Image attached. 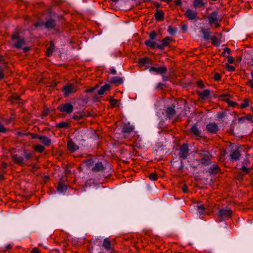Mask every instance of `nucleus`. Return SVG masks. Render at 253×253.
Returning a JSON list of instances; mask_svg holds the SVG:
<instances>
[{"label":"nucleus","mask_w":253,"mask_h":253,"mask_svg":"<svg viewBox=\"0 0 253 253\" xmlns=\"http://www.w3.org/2000/svg\"><path fill=\"white\" fill-rule=\"evenodd\" d=\"M97 87H98V85H96L95 87H91L90 88L86 89L85 90V92L87 93L93 92L96 89V88H97Z\"/></svg>","instance_id":"58"},{"label":"nucleus","mask_w":253,"mask_h":253,"mask_svg":"<svg viewBox=\"0 0 253 253\" xmlns=\"http://www.w3.org/2000/svg\"><path fill=\"white\" fill-rule=\"evenodd\" d=\"M165 115L169 119H171L176 115L175 105L172 104L170 106L167 107L165 110Z\"/></svg>","instance_id":"9"},{"label":"nucleus","mask_w":253,"mask_h":253,"mask_svg":"<svg viewBox=\"0 0 253 253\" xmlns=\"http://www.w3.org/2000/svg\"><path fill=\"white\" fill-rule=\"evenodd\" d=\"M138 63L141 66H144L146 64H152V61L151 59L147 57H143L139 59Z\"/></svg>","instance_id":"29"},{"label":"nucleus","mask_w":253,"mask_h":253,"mask_svg":"<svg viewBox=\"0 0 253 253\" xmlns=\"http://www.w3.org/2000/svg\"><path fill=\"white\" fill-rule=\"evenodd\" d=\"M99 101V98L97 94H95L92 97V101L93 102H97Z\"/></svg>","instance_id":"56"},{"label":"nucleus","mask_w":253,"mask_h":253,"mask_svg":"<svg viewBox=\"0 0 253 253\" xmlns=\"http://www.w3.org/2000/svg\"><path fill=\"white\" fill-rule=\"evenodd\" d=\"M105 167L104 166L102 162H99L96 163L93 167L92 168L91 170L94 172H97L104 170Z\"/></svg>","instance_id":"19"},{"label":"nucleus","mask_w":253,"mask_h":253,"mask_svg":"<svg viewBox=\"0 0 253 253\" xmlns=\"http://www.w3.org/2000/svg\"><path fill=\"white\" fill-rule=\"evenodd\" d=\"M172 41V39L171 38L166 37L162 40L161 44L157 45V48L161 50H164L165 47L169 45V42Z\"/></svg>","instance_id":"13"},{"label":"nucleus","mask_w":253,"mask_h":253,"mask_svg":"<svg viewBox=\"0 0 253 253\" xmlns=\"http://www.w3.org/2000/svg\"><path fill=\"white\" fill-rule=\"evenodd\" d=\"M226 116V114L224 112H220L216 114V117L220 121Z\"/></svg>","instance_id":"44"},{"label":"nucleus","mask_w":253,"mask_h":253,"mask_svg":"<svg viewBox=\"0 0 253 253\" xmlns=\"http://www.w3.org/2000/svg\"><path fill=\"white\" fill-rule=\"evenodd\" d=\"M22 49H23V52L26 53L29 51L30 50V47L29 46L22 47Z\"/></svg>","instance_id":"64"},{"label":"nucleus","mask_w":253,"mask_h":253,"mask_svg":"<svg viewBox=\"0 0 253 253\" xmlns=\"http://www.w3.org/2000/svg\"><path fill=\"white\" fill-rule=\"evenodd\" d=\"M21 99L20 96L17 94H13L11 96L10 100L13 104H18L20 103Z\"/></svg>","instance_id":"34"},{"label":"nucleus","mask_w":253,"mask_h":253,"mask_svg":"<svg viewBox=\"0 0 253 253\" xmlns=\"http://www.w3.org/2000/svg\"><path fill=\"white\" fill-rule=\"evenodd\" d=\"M149 178L151 180H157L158 178V174L155 172L151 173L149 175Z\"/></svg>","instance_id":"43"},{"label":"nucleus","mask_w":253,"mask_h":253,"mask_svg":"<svg viewBox=\"0 0 253 253\" xmlns=\"http://www.w3.org/2000/svg\"><path fill=\"white\" fill-rule=\"evenodd\" d=\"M246 85H249L253 89V81L252 80H249V81L246 83Z\"/></svg>","instance_id":"61"},{"label":"nucleus","mask_w":253,"mask_h":253,"mask_svg":"<svg viewBox=\"0 0 253 253\" xmlns=\"http://www.w3.org/2000/svg\"><path fill=\"white\" fill-rule=\"evenodd\" d=\"M23 156L24 157L17 154L13 155L11 156V160L14 164L22 167L25 164V160H30L33 156L31 152L25 149L23 150Z\"/></svg>","instance_id":"2"},{"label":"nucleus","mask_w":253,"mask_h":253,"mask_svg":"<svg viewBox=\"0 0 253 253\" xmlns=\"http://www.w3.org/2000/svg\"><path fill=\"white\" fill-rule=\"evenodd\" d=\"M227 61L230 64H232L234 62V58L232 56H228L227 57Z\"/></svg>","instance_id":"63"},{"label":"nucleus","mask_w":253,"mask_h":253,"mask_svg":"<svg viewBox=\"0 0 253 253\" xmlns=\"http://www.w3.org/2000/svg\"><path fill=\"white\" fill-rule=\"evenodd\" d=\"M62 91L64 92V95L66 97L71 93L76 92L77 89L73 84H68L63 86Z\"/></svg>","instance_id":"7"},{"label":"nucleus","mask_w":253,"mask_h":253,"mask_svg":"<svg viewBox=\"0 0 253 253\" xmlns=\"http://www.w3.org/2000/svg\"><path fill=\"white\" fill-rule=\"evenodd\" d=\"M150 72H154L157 74L163 75L167 72V68L166 66H162L159 67H151L149 69Z\"/></svg>","instance_id":"11"},{"label":"nucleus","mask_w":253,"mask_h":253,"mask_svg":"<svg viewBox=\"0 0 253 253\" xmlns=\"http://www.w3.org/2000/svg\"><path fill=\"white\" fill-rule=\"evenodd\" d=\"M231 159L235 161H237L240 159L241 154L238 149L235 150H232L230 155Z\"/></svg>","instance_id":"21"},{"label":"nucleus","mask_w":253,"mask_h":253,"mask_svg":"<svg viewBox=\"0 0 253 253\" xmlns=\"http://www.w3.org/2000/svg\"><path fill=\"white\" fill-rule=\"evenodd\" d=\"M42 24L46 29L48 30L52 29L56 27V20L53 18H50L46 20Z\"/></svg>","instance_id":"14"},{"label":"nucleus","mask_w":253,"mask_h":253,"mask_svg":"<svg viewBox=\"0 0 253 253\" xmlns=\"http://www.w3.org/2000/svg\"><path fill=\"white\" fill-rule=\"evenodd\" d=\"M184 15L191 20L199 19V17L197 16L198 12L189 8L186 10Z\"/></svg>","instance_id":"12"},{"label":"nucleus","mask_w":253,"mask_h":253,"mask_svg":"<svg viewBox=\"0 0 253 253\" xmlns=\"http://www.w3.org/2000/svg\"><path fill=\"white\" fill-rule=\"evenodd\" d=\"M152 3L154 4V5L157 7V8H160V7H162V4L161 3H160L157 1H152Z\"/></svg>","instance_id":"57"},{"label":"nucleus","mask_w":253,"mask_h":253,"mask_svg":"<svg viewBox=\"0 0 253 253\" xmlns=\"http://www.w3.org/2000/svg\"><path fill=\"white\" fill-rule=\"evenodd\" d=\"M210 39L211 44L214 46H218L220 44V42L218 40V38L215 36L211 37Z\"/></svg>","instance_id":"38"},{"label":"nucleus","mask_w":253,"mask_h":253,"mask_svg":"<svg viewBox=\"0 0 253 253\" xmlns=\"http://www.w3.org/2000/svg\"><path fill=\"white\" fill-rule=\"evenodd\" d=\"M197 94L201 100H207L209 98L211 91L209 89H205L203 91H197Z\"/></svg>","instance_id":"17"},{"label":"nucleus","mask_w":253,"mask_h":253,"mask_svg":"<svg viewBox=\"0 0 253 253\" xmlns=\"http://www.w3.org/2000/svg\"><path fill=\"white\" fill-rule=\"evenodd\" d=\"M218 13V11H214L208 16V19L210 25L213 24L214 23L216 22L217 20H218L217 19Z\"/></svg>","instance_id":"16"},{"label":"nucleus","mask_w":253,"mask_h":253,"mask_svg":"<svg viewBox=\"0 0 253 253\" xmlns=\"http://www.w3.org/2000/svg\"><path fill=\"white\" fill-rule=\"evenodd\" d=\"M103 247L107 250L109 251L111 248V242L108 238H105L103 243Z\"/></svg>","instance_id":"36"},{"label":"nucleus","mask_w":253,"mask_h":253,"mask_svg":"<svg viewBox=\"0 0 253 253\" xmlns=\"http://www.w3.org/2000/svg\"><path fill=\"white\" fill-rule=\"evenodd\" d=\"M71 126L70 122H61L56 124L55 127L57 128H69Z\"/></svg>","instance_id":"26"},{"label":"nucleus","mask_w":253,"mask_h":253,"mask_svg":"<svg viewBox=\"0 0 253 253\" xmlns=\"http://www.w3.org/2000/svg\"><path fill=\"white\" fill-rule=\"evenodd\" d=\"M195 153L200 158L199 160L200 164L204 166H207L211 164L212 156L208 150L206 149H197L195 151Z\"/></svg>","instance_id":"1"},{"label":"nucleus","mask_w":253,"mask_h":253,"mask_svg":"<svg viewBox=\"0 0 253 253\" xmlns=\"http://www.w3.org/2000/svg\"><path fill=\"white\" fill-rule=\"evenodd\" d=\"M223 101L228 103V106L234 107L238 105V103L236 102L230 100L229 98H225L222 99Z\"/></svg>","instance_id":"40"},{"label":"nucleus","mask_w":253,"mask_h":253,"mask_svg":"<svg viewBox=\"0 0 253 253\" xmlns=\"http://www.w3.org/2000/svg\"><path fill=\"white\" fill-rule=\"evenodd\" d=\"M206 129L207 131L211 134H216L219 131V128L217 125L213 123H210L206 126Z\"/></svg>","instance_id":"10"},{"label":"nucleus","mask_w":253,"mask_h":253,"mask_svg":"<svg viewBox=\"0 0 253 253\" xmlns=\"http://www.w3.org/2000/svg\"><path fill=\"white\" fill-rule=\"evenodd\" d=\"M134 129L133 126L130 125L129 123L125 124L122 129V132L124 133H130Z\"/></svg>","instance_id":"31"},{"label":"nucleus","mask_w":253,"mask_h":253,"mask_svg":"<svg viewBox=\"0 0 253 253\" xmlns=\"http://www.w3.org/2000/svg\"><path fill=\"white\" fill-rule=\"evenodd\" d=\"M245 120L253 123V115L251 114H247L245 116H244Z\"/></svg>","instance_id":"46"},{"label":"nucleus","mask_w":253,"mask_h":253,"mask_svg":"<svg viewBox=\"0 0 253 253\" xmlns=\"http://www.w3.org/2000/svg\"><path fill=\"white\" fill-rule=\"evenodd\" d=\"M225 67L226 69L230 72H233L235 70V67L232 65H230L228 64H226Z\"/></svg>","instance_id":"50"},{"label":"nucleus","mask_w":253,"mask_h":253,"mask_svg":"<svg viewBox=\"0 0 253 253\" xmlns=\"http://www.w3.org/2000/svg\"><path fill=\"white\" fill-rule=\"evenodd\" d=\"M55 48L54 43L53 41H51L49 42V46L46 48L45 55L47 57L51 56L53 54V51Z\"/></svg>","instance_id":"22"},{"label":"nucleus","mask_w":253,"mask_h":253,"mask_svg":"<svg viewBox=\"0 0 253 253\" xmlns=\"http://www.w3.org/2000/svg\"><path fill=\"white\" fill-rule=\"evenodd\" d=\"M7 131V128L4 127L3 125L0 122V133H5Z\"/></svg>","instance_id":"55"},{"label":"nucleus","mask_w":253,"mask_h":253,"mask_svg":"<svg viewBox=\"0 0 253 253\" xmlns=\"http://www.w3.org/2000/svg\"><path fill=\"white\" fill-rule=\"evenodd\" d=\"M111 86L109 84H105L102 86L101 88L98 90L97 94L98 95H103L105 92L107 90H109Z\"/></svg>","instance_id":"33"},{"label":"nucleus","mask_w":253,"mask_h":253,"mask_svg":"<svg viewBox=\"0 0 253 253\" xmlns=\"http://www.w3.org/2000/svg\"><path fill=\"white\" fill-rule=\"evenodd\" d=\"M49 114V109L48 108H46L45 109H44L43 111L42 112V113L41 114L42 118H44Z\"/></svg>","instance_id":"53"},{"label":"nucleus","mask_w":253,"mask_h":253,"mask_svg":"<svg viewBox=\"0 0 253 253\" xmlns=\"http://www.w3.org/2000/svg\"><path fill=\"white\" fill-rule=\"evenodd\" d=\"M178 155L182 160H184L187 158L189 155V148L187 143H183L180 145L178 149Z\"/></svg>","instance_id":"5"},{"label":"nucleus","mask_w":253,"mask_h":253,"mask_svg":"<svg viewBox=\"0 0 253 253\" xmlns=\"http://www.w3.org/2000/svg\"><path fill=\"white\" fill-rule=\"evenodd\" d=\"M4 73L12 74V71L8 66L7 64H0V81L4 79Z\"/></svg>","instance_id":"8"},{"label":"nucleus","mask_w":253,"mask_h":253,"mask_svg":"<svg viewBox=\"0 0 253 253\" xmlns=\"http://www.w3.org/2000/svg\"><path fill=\"white\" fill-rule=\"evenodd\" d=\"M156 32L155 31H153L150 32L149 34V37L150 40H154L156 37Z\"/></svg>","instance_id":"49"},{"label":"nucleus","mask_w":253,"mask_h":253,"mask_svg":"<svg viewBox=\"0 0 253 253\" xmlns=\"http://www.w3.org/2000/svg\"><path fill=\"white\" fill-rule=\"evenodd\" d=\"M232 215V211L230 209H220L217 213V217L219 221L221 222L223 220H227L231 218Z\"/></svg>","instance_id":"4"},{"label":"nucleus","mask_w":253,"mask_h":253,"mask_svg":"<svg viewBox=\"0 0 253 253\" xmlns=\"http://www.w3.org/2000/svg\"><path fill=\"white\" fill-rule=\"evenodd\" d=\"M221 76L218 73H215L214 75L213 79L215 81H219L221 80Z\"/></svg>","instance_id":"54"},{"label":"nucleus","mask_w":253,"mask_h":253,"mask_svg":"<svg viewBox=\"0 0 253 253\" xmlns=\"http://www.w3.org/2000/svg\"><path fill=\"white\" fill-rule=\"evenodd\" d=\"M24 135H25L26 136L30 135L32 139L38 138V139H40V136H41V135H38V134H37L36 133H31V132H29L25 133Z\"/></svg>","instance_id":"45"},{"label":"nucleus","mask_w":253,"mask_h":253,"mask_svg":"<svg viewBox=\"0 0 253 253\" xmlns=\"http://www.w3.org/2000/svg\"><path fill=\"white\" fill-rule=\"evenodd\" d=\"M190 132L196 136H201V131L198 128L196 124L192 126L190 129Z\"/></svg>","instance_id":"28"},{"label":"nucleus","mask_w":253,"mask_h":253,"mask_svg":"<svg viewBox=\"0 0 253 253\" xmlns=\"http://www.w3.org/2000/svg\"><path fill=\"white\" fill-rule=\"evenodd\" d=\"M109 82L114 84L116 85H119L123 83V80L121 77L116 76L112 77Z\"/></svg>","instance_id":"25"},{"label":"nucleus","mask_w":253,"mask_h":253,"mask_svg":"<svg viewBox=\"0 0 253 253\" xmlns=\"http://www.w3.org/2000/svg\"><path fill=\"white\" fill-rule=\"evenodd\" d=\"M0 64H8V62L6 61L3 56L0 55Z\"/></svg>","instance_id":"59"},{"label":"nucleus","mask_w":253,"mask_h":253,"mask_svg":"<svg viewBox=\"0 0 253 253\" xmlns=\"http://www.w3.org/2000/svg\"><path fill=\"white\" fill-rule=\"evenodd\" d=\"M197 209H198V211L200 214H202L205 210V208L204 205H198Z\"/></svg>","instance_id":"48"},{"label":"nucleus","mask_w":253,"mask_h":253,"mask_svg":"<svg viewBox=\"0 0 253 253\" xmlns=\"http://www.w3.org/2000/svg\"><path fill=\"white\" fill-rule=\"evenodd\" d=\"M67 186L62 179H60L58 183L57 189L60 192H63L67 190Z\"/></svg>","instance_id":"23"},{"label":"nucleus","mask_w":253,"mask_h":253,"mask_svg":"<svg viewBox=\"0 0 253 253\" xmlns=\"http://www.w3.org/2000/svg\"><path fill=\"white\" fill-rule=\"evenodd\" d=\"M197 85L200 88H204L205 87V86L204 84H203V82L202 81L200 80L196 82Z\"/></svg>","instance_id":"52"},{"label":"nucleus","mask_w":253,"mask_h":253,"mask_svg":"<svg viewBox=\"0 0 253 253\" xmlns=\"http://www.w3.org/2000/svg\"><path fill=\"white\" fill-rule=\"evenodd\" d=\"M177 30V28L176 27H173L172 26H169L168 29V32L171 36L174 35L176 31Z\"/></svg>","instance_id":"41"},{"label":"nucleus","mask_w":253,"mask_h":253,"mask_svg":"<svg viewBox=\"0 0 253 253\" xmlns=\"http://www.w3.org/2000/svg\"><path fill=\"white\" fill-rule=\"evenodd\" d=\"M33 148L35 151L39 153H42L45 150L44 147L40 144L34 146Z\"/></svg>","instance_id":"39"},{"label":"nucleus","mask_w":253,"mask_h":253,"mask_svg":"<svg viewBox=\"0 0 253 253\" xmlns=\"http://www.w3.org/2000/svg\"><path fill=\"white\" fill-rule=\"evenodd\" d=\"M145 44L151 48H154L155 47H157V45L156 42L153 41L151 40H146L144 42Z\"/></svg>","instance_id":"35"},{"label":"nucleus","mask_w":253,"mask_h":253,"mask_svg":"<svg viewBox=\"0 0 253 253\" xmlns=\"http://www.w3.org/2000/svg\"><path fill=\"white\" fill-rule=\"evenodd\" d=\"M250 100L248 98H245L243 100V103L240 105L241 108H245L249 105Z\"/></svg>","instance_id":"42"},{"label":"nucleus","mask_w":253,"mask_h":253,"mask_svg":"<svg viewBox=\"0 0 253 253\" xmlns=\"http://www.w3.org/2000/svg\"><path fill=\"white\" fill-rule=\"evenodd\" d=\"M67 148L70 152L73 153L79 149V146H78L75 143L70 139L67 142Z\"/></svg>","instance_id":"18"},{"label":"nucleus","mask_w":253,"mask_h":253,"mask_svg":"<svg viewBox=\"0 0 253 253\" xmlns=\"http://www.w3.org/2000/svg\"><path fill=\"white\" fill-rule=\"evenodd\" d=\"M84 163L88 167H90L93 164V160L92 159H88L84 160Z\"/></svg>","instance_id":"47"},{"label":"nucleus","mask_w":253,"mask_h":253,"mask_svg":"<svg viewBox=\"0 0 253 253\" xmlns=\"http://www.w3.org/2000/svg\"><path fill=\"white\" fill-rule=\"evenodd\" d=\"M205 3L203 0H194L193 2V6L194 8H201L204 7Z\"/></svg>","instance_id":"30"},{"label":"nucleus","mask_w":253,"mask_h":253,"mask_svg":"<svg viewBox=\"0 0 253 253\" xmlns=\"http://www.w3.org/2000/svg\"><path fill=\"white\" fill-rule=\"evenodd\" d=\"M182 190L184 193H187L188 192V189L186 184H184L182 186Z\"/></svg>","instance_id":"62"},{"label":"nucleus","mask_w":253,"mask_h":253,"mask_svg":"<svg viewBox=\"0 0 253 253\" xmlns=\"http://www.w3.org/2000/svg\"><path fill=\"white\" fill-rule=\"evenodd\" d=\"M109 103L111 108H114L117 107H119V100L114 98H110L109 100Z\"/></svg>","instance_id":"37"},{"label":"nucleus","mask_w":253,"mask_h":253,"mask_svg":"<svg viewBox=\"0 0 253 253\" xmlns=\"http://www.w3.org/2000/svg\"><path fill=\"white\" fill-rule=\"evenodd\" d=\"M86 115L85 113L83 111L82 112H77L74 114L72 116V119L75 121H79L82 120L84 117H85Z\"/></svg>","instance_id":"24"},{"label":"nucleus","mask_w":253,"mask_h":253,"mask_svg":"<svg viewBox=\"0 0 253 253\" xmlns=\"http://www.w3.org/2000/svg\"><path fill=\"white\" fill-rule=\"evenodd\" d=\"M11 41L12 47L17 49H21L26 44L24 38L20 36V32L18 30L13 32L11 37Z\"/></svg>","instance_id":"3"},{"label":"nucleus","mask_w":253,"mask_h":253,"mask_svg":"<svg viewBox=\"0 0 253 253\" xmlns=\"http://www.w3.org/2000/svg\"><path fill=\"white\" fill-rule=\"evenodd\" d=\"M201 32L204 35V39H205V40L207 41L210 39V34L211 33L210 28L206 29L204 28H202Z\"/></svg>","instance_id":"32"},{"label":"nucleus","mask_w":253,"mask_h":253,"mask_svg":"<svg viewBox=\"0 0 253 253\" xmlns=\"http://www.w3.org/2000/svg\"><path fill=\"white\" fill-rule=\"evenodd\" d=\"M154 16L156 21H163L164 20L165 13L162 10L157 9Z\"/></svg>","instance_id":"20"},{"label":"nucleus","mask_w":253,"mask_h":253,"mask_svg":"<svg viewBox=\"0 0 253 253\" xmlns=\"http://www.w3.org/2000/svg\"><path fill=\"white\" fill-rule=\"evenodd\" d=\"M31 253H41V251L38 248L35 247L32 249Z\"/></svg>","instance_id":"60"},{"label":"nucleus","mask_w":253,"mask_h":253,"mask_svg":"<svg viewBox=\"0 0 253 253\" xmlns=\"http://www.w3.org/2000/svg\"><path fill=\"white\" fill-rule=\"evenodd\" d=\"M40 140L41 142L46 146H48L50 145L51 143V140L50 139L48 138L46 136L44 135H41Z\"/></svg>","instance_id":"27"},{"label":"nucleus","mask_w":253,"mask_h":253,"mask_svg":"<svg viewBox=\"0 0 253 253\" xmlns=\"http://www.w3.org/2000/svg\"><path fill=\"white\" fill-rule=\"evenodd\" d=\"M208 172L210 174H217L218 173H221V169L217 165H213L211 166L208 169Z\"/></svg>","instance_id":"15"},{"label":"nucleus","mask_w":253,"mask_h":253,"mask_svg":"<svg viewBox=\"0 0 253 253\" xmlns=\"http://www.w3.org/2000/svg\"><path fill=\"white\" fill-rule=\"evenodd\" d=\"M241 169H242L245 173L246 174H248L250 173L251 169L248 168L246 166H244L241 168Z\"/></svg>","instance_id":"51"},{"label":"nucleus","mask_w":253,"mask_h":253,"mask_svg":"<svg viewBox=\"0 0 253 253\" xmlns=\"http://www.w3.org/2000/svg\"><path fill=\"white\" fill-rule=\"evenodd\" d=\"M57 109L60 112L69 114L73 112L74 106L70 102H66L59 105Z\"/></svg>","instance_id":"6"}]
</instances>
